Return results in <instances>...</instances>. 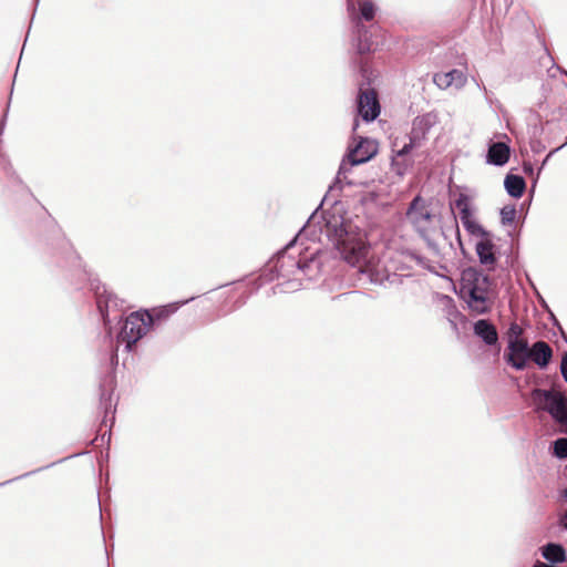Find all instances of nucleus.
I'll use <instances>...</instances> for the list:
<instances>
[{
    "instance_id": "obj_1",
    "label": "nucleus",
    "mask_w": 567,
    "mask_h": 567,
    "mask_svg": "<svg viewBox=\"0 0 567 567\" xmlns=\"http://www.w3.org/2000/svg\"><path fill=\"white\" fill-rule=\"evenodd\" d=\"M318 226H322L323 216ZM316 221L315 214L309 218L303 229L299 231L293 240L286 245V247L277 254V256L269 261L264 276L267 280H277V288L280 292H293L301 288L305 278L311 280L317 277L320 270V261L317 258L318 249L309 252V248H301L298 241L303 237L310 236L311 240L322 243L326 235L321 234L320 228L310 229Z\"/></svg>"
},
{
    "instance_id": "obj_2",
    "label": "nucleus",
    "mask_w": 567,
    "mask_h": 567,
    "mask_svg": "<svg viewBox=\"0 0 567 567\" xmlns=\"http://www.w3.org/2000/svg\"><path fill=\"white\" fill-rule=\"evenodd\" d=\"M320 231L326 235L327 243L332 244L349 265L358 267V271L367 276L371 284L384 285L392 281V277H396L370 255L364 234L353 229L341 215L327 213Z\"/></svg>"
},
{
    "instance_id": "obj_3",
    "label": "nucleus",
    "mask_w": 567,
    "mask_h": 567,
    "mask_svg": "<svg viewBox=\"0 0 567 567\" xmlns=\"http://www.w3.org/2000/svg\"><path fill=\"white\" fill-rule=\"evenodd\" d=\"M458 296L476 315L489 312L494 303L489 277L472 267L462 271Z\"/></svg>"
},
{
    "instance_id": "obj_4",
    "label": "nucleus",
    "mask_w": 567,
    "mask_h": 567,
    "mask_svg": "<svg viewBox=\"0 0 567 567\" xmlns=\"http://www.w3.org/2000/svg\"><path fill=\"white\" fill-rule=\"evenodd\" d=\"M377 8L371 0H358V10L353 0H347V12L353 24L352 45L359 54L375 50L379 44L373 40L381 31L378 24L365 25L363 21L370 22L374 19Z\"/></svg>"
},
{
    "instance_id": "obj_5",
    "label": "nucleus",
    "mask_w": 567,
    "mask_h": 567,
    "mask_svg": "<svg viewBox=\"0 0 567 567\" xmlns=\"http://www.w3.org/2000/svg\"><path fill=\"white\" fill-rule=\"evenodd\" d=\"M406 218L426 241L429 249L434 255L440 256L441 250L435 239L437 236H444V231L440 227V218L432 213L430 206L421 196L414 197L410 203Z\"/></svg>"
},
{
    "instance_id": "obj_6",
    "label": "nucleus",
    "mask_w": 567,
    "mask_h": 567,
    "mask_svg": "<svg viewBox=\"0 0 567 567\" xmlns=\"http://www.w3.org/2000/svg\"><path fill=\"white\" fill-rule=\"evenodd\" d=\"M532 398L537 410L547 412L559 426V432L567 434V398L559 391L535 389Z\"/></svg>"
},
{
    "instance_id": "obj_7",
    "label": "nucleus",
    "mask_w": 567,
    "mask_h": 567,
    "mask_svg": "<svg viewBox=\"0 0 567 567\" xmlns=\"http://www.w3.org/2000/svg\"><path fill=\"white\" fill-rule=\"evenodd\" d=\"M154 324L152 312L136 311L126 317L120 333L117 334V342L123 343L125 350L130 352L132 347L141 340Z\"/></svg>"
},
{
    "instance_id": "obj_8",
    "label": "nucleus",
    "mask_w": 567,
    "mask_h": 567,
    "mask_svg": "<svg viewBox=\"0 0 567 567\" xmlns=\"http://www.w3.org/2000/svg\"><path fill=\"white\" fill-rule=\"evenodd\" d=\"M378 153V144L375 141L361 137L358 144L354 147H350L347 154V157L341 162L336 183L331 187V189L336 186L341 188L343 181L347 184H352L350 181H347V173L354 165L363 164L370 161Z\"/></svg>"
},
{
    "instance_id": "obj_9",
    "label": "nucleus",
    "mask_w": 567,
    "mask_h": 567,
    "mask_svg": "<svg viewBox=\"0 0 567 567\" xmlns=\"http://www.w3.org/2000/svg\"><path fill=\"white\" fill-rule=\"evenodd\" d=\"M439 122V116L435 112H429L423 115H419L413 120L411 133L409 135V143L404 144L400 150L395 152L396 157L406 156L412 148L421 145L422 141L425 140L426 134L435 126Z\"/></svg>"
},
{
    "instance_id": "obj_10",
    "label": "nucleus",
    "mask_w": 567,
    "mask_h": 567,
    "mask_svg": "<svg viewBox=\"0 0 567 567\" xmlns=\"http://www.w3.org/2000/svg\"><path fill=\"white\" fill-rule=\"evenodd\" d=\"M96 297V305L104 323L110 322L109 316L112 309L122 307L123 300H120L113 292L109 291L104 285L92 284Z\"/></svg>"
},
{
    "instance_id": "obj_11",
    "label": "nucleus",
    "mask_w": 567,
    "mask_h": 567,
    "mask_svg": "<svg viewBox=\"0 0 567 567\" xmlns=\"http://www.w3.org/2000/svg\"><path fill=\"white\" fill-rule=\"evenodd\" d=\"M358 114L365 121L372 122L380 114V104L377 93L371 89H360L358 95Z\"/></svg>"
},
{
    "instance_id": "obj_12",
    "label": "nucleus",
    "mask_w": 567,
    "mask_h": 567,
    "mask_svg": "<svg viewBox=\"0 0 567 567\" xmlns=\"http://www.w3.org/2000/svg\"><path fill=\"white\" fill-rule=\"evenodd\" d=\"M507 363L514 369L520 371L526 368L529 360L530 348L526 340L508 341Z\"/></svg>"
},
{
    "instance_id": "obj_13",
    "label": "nucleus",
    "mask_w": 567,
    "mask_h": 567,
    "mask_svg": "<svg viewBox=\"0 0 567 567\" xmlns=\"http://www.w3.org/2000/svg\"><path fill=\"white\" fill-rule=\"evenodd\" d=\"M494 248L495 246L493 244L491 234L478 239V241L475 245V250L480 259V262L483 266L487 267V269L489 270L494 268V265L496 262Z\"/></svg>"
},
{
    "instance_id": "obj_14",
    "label": "nucleus",
    "mask_w": 567,
    "mask_h": 567,
    "mask_svg": "<svg viewBox=\"0 0 567 567\" xmlns=\"http://www.w3.org/2000/svg\"><path fill=\"white\" fill-rule=\"evenodd\" d=\"M433 81L442 90L449 89L452 85L461 89L466 84L467 78L463 71L453 69L445 73H436Z\"/></svg>"
},
{
    "instance_id": "obj_15",
    "label": "nucleus",
    "mask_w": 567,
    "mask_h": 567,
    "mask_svg": "<svg viewBox=\"0 0 567 567\" xmlns=\"http://www.w3.org/2000/svg\"><path fill=\"white\" fill-rule=\"evenodd\" d=\"M553 357V350L549 344L545 341H536L532 348L529 353V359L534 361L540 369H544L548 365Z\"/></svg>"
},
{
    "instance_id": "obj_16",
    "label": "nucleus",
    "mask_w": 567,
    "mask_h": 567,
    "mask_svg": "<svg viewBox=\"0 0 567 567\" xmlns=\"http://www.w3.org/2000/svg\"><path fill=\"white\" fill-rule=\"evenodd\" d=\"M475 336L484 341L487 346H494L498 341V334L495 326L488 320L481 319L473 327Z\"/></svg>"
},
{
    "instance_id": "obj_17",
    "label": "nucleus",
    "mask_w": 567,
    "mask_h": 567,
    "mask_svg": "<svg viewBox=\"0 0 567 567\" xmlns=\"http://www.w3.org/2000/svg\"><path fill=\"white\" fill-rule=\"evenodd\" d=\"M509 159V147L503 142H496L489 145L487 152L488 164H493L495 166H503Z\"/></svg>"
},
{
    "instance_id": "obj_18",
    "label": "nucleus",
    "mask_w": 567,
    "mask_h": 567,
    "mask_svg": "<svg viewBox=\"0 0 567 567\" xmlns=\"http://www.w3.org/2000/svg\"><path fill=\"white\" fill-rule=\"evenodd\" d=\"M504 187L509 196L519 198L524 194L526 183L522 176L508 174L505 177Z\"/></svg>"
},
{
    "instance_id": "obj_19",
    "label": "nucleus",
    "mask_w": 567,
    "mask_h": 567,
    "mask_svg": "<svg viewBox=\"0 0 567 567\" xmlns=\"http://www.w3.org/2000/svg\"><path fill=\"white\" fill-rule=\"evenodd\" d=\"M454 206L458 210V217L462 224L475 218L471 198L466 194L461 193L455 199Z\"/></svg>"
},
{
    "instance_id": "obj_20",
    "label": "nucleus",
    "mask_w": 567,
    "mask_h": 567,
    "mask_svg": "<svg viewBox=\"0 0 567 567\" xmlns=\"http://www.w3.org/2000/svg\"><path fill=\"white\" fill-rule=\"evenodd\" d=\"M543 557L551 563L558 564L566 560V551L560 544L549 543L542 549Z\"/></svg>"
},
{
    "instance_id": "obj_21",
    "label": "nucleus",
    "mask_w": 567,
    "mask_h": 567,
    "mask_svg": "<svg viewBox=\"0 0 567 567\" xmlns=\"http://www.w3.org/2000/svg\"><path fill=\"white\" fill-rule=\"evenodd\" d=\"M463 227L466 229L468 234L472 236H475L477 238H483L487 236L489 233L485 230L477 221L476 219H471L462 224Z\"/></svg>"
},
{
    "instance_id": "obj_22",
    "label": "nucleus",
    "mask_w": 567,
    "mask_h": 567,
    "mask_svg": "<svg viewBox=\"0 0 567 567\" xmlns=\"http://www.w3.org/2000/svg\"><path fill=\"white\" fill-rule=\"evenodd\" d=\"M401 258L404 260V261H408V262H415L416 265L423 267V268H426V269H430L432 270L431 266L427 264V260L417 255L416 252L414 251H410V250H406V251H402L400 254Z\"/></svg>"
},
{
    "instance_id": "obj_23",
    "label": "nucleus",
    "mask_w": 567,
    "mask_h": 567,
    "mask_svg": "<svg viewBox=\"0 0 567 567\" xmlns=\"http://www.w3.org/2000/svg\"><path fill=\"white\" fill-rule=\"evenodd\" d=\"M553 455L564 460L567 457V439L560 437L553 443Z\"/></svg>"
},
{
    "instance_id": "obj_24",
    "label": "nucleus",
    "mask_w": 567,
    "mask_h": 567,
    "mask_svg": "<svg viewBox=\"0 0 567 567\" xmlns=\"http://www.w3.org/2000/svg\"><path fill=\"white\" fill-rule=\"evenodd\" d=\"M516 218L515 205H507L501 209V220L503 225H511Z\"/></svg>"
},
{
    "instance_id": "obj_25",
    "label": "nucleus",
    "mask_w": 567,
    "mask_h": 567,
    "mask_svg": "<svg viewBox=\"0 0 567 567\" xmlns=\"http://www.w3.org/2000/svg\"><path fill=\"white\" fill-rule=\"evenodd\" d=\"M508 341L523 340L520 337L523 334V329L516 322H513L507 331Z\"/></svg>"
},
{
    "instance_id": "obj_26",
    "label": "nucleus",
    "mask_w": 567,
    "mask_h": 567,
    "mask_svg": "<svg viewBox=\"0 0 567 567\" xmlns=\"http://www.w3.org/2000/svg\"><path fill=\"white\" fill-rule=\"evenodd\" d=\"M101 408L105 411V414L112 409V393L105 390H102L100 396Z\"/></svg>"
},
{
    "instance_id": "obj_27",
    "label": "nucleus",
    "mask_w": 567,
    "mask_h": 567,
    "mask_svg": "<svg viewBox=\"0 0 567 567\" xmlns=\"http://www.w3.org/2000/svg\"><path fill=\"white\" fill-rule=\"evenodd\" d=\"M174 311H175V308H171V307H164V308H161V309H155L154 312L152 313V316L154 318V323L156 321H161V320L166 319Z\"/></svg>"
},
{
    "instance_id": "obj_28",
    "label": "nucleus",
    "mask_w": 567,
    "mask_h": 567,
    "mask_svg": "<svg viewBox=\"0 0 567 567\" xmlns=\"http://www.w3.org/2000/svg\"><path fill=\"white\" fill-rule=\"evenodd\" d=\"M560 372H561V375H563L565 382L567 383V353H565L561 359Z\"/></svg>"
},
{
    "instance_id": "obj_29",
    "label": "nucleus",
    "mask_w": 567,
    "mask_h": 567,
    "mask_svg": "<svg viewBox=\"0 0 567 567\" xmlns=\"http://www.w3.org/2000/svg\"><path fill=\"white\" fill-rule=\"evenodd\" d=\"M558 525L563 529L567 530V511L559 516Z\"/></svg>"
},
{
    "instance_id": "obj_30",
    "label": "nucleus",
    "mask_w": 567,
    "mask_h": 567,
    "mask_svg": "<svg viewBox=\"0 0 567 567\" xmlns=\"http://www.w3.org/2000/svg\"><path fill=\"white\" fill-rule=\"evenodd\" d=\"M6 120H7V114L3 115V117L0 122V134L2 133V131L4 128Z\"/></svg>"
},
{
    "instance_id": "obj_31",
    "label": "nucleus",
    "mask_w": 567,
    "mask_h": 567,
    "mask_svg": "<svg viewBox=\"0 0 567 567\" xmlns=\"http://www.w3.org/2000/svg\"><path fill=\"white\" fill-rule=\"evenodd\" d=\"M449 315H450V316H452V315H458V312H457L456 308H455L453 305H451V309H450V311H449Z\"/></svg>"
},
{
    "instance_id": "obj_32",
    "label": "nucleus",
    "mask_w": 567,
    "mask_h": 567,
    "mask_svg": "<svg viewBox=\"0 0 567 567\" xmlns=\"http://www.w3.org/2000/svg\"><path fill=\"white\" fill-rule=\"evenodd\" d=\"M444 299H446V301H447L449 303H452V302H453L452 298H450V297H447V296H444Z\"/></svg>"
},
{
    "instance_id": "obj_33",
    "label": "nucleus",
    "mask_w": 567,
    "mask_h": 567,
    "mask_svg": "<svg viewBox=\"0 0 567 567\" xmlns=\"http://www.w3.org/2000/svg\"><path fill=\"white\" fill-rule=\"evenodd\" d=\"M455 231H456L457 238L460 239V230H458V227H457V226H456Z\"/></svg>"
},
{
    "instance_id": "obj_34",
    "label": "nucleus",
    "mask_w": 567,
    "mask_h": 567,
    "mask_svg": "<svg viewBox=\"0 0 567 567\" xmlns=\"http://www.w3.org/2000/svg\"><path fill=\"white\" fill-rule=\"evenodd\" d=\"M551 154H553V152L548 153V155H547V157H546V158H548L549 156H551ZM546 161H547V159H545V161H544L543 165H545Z\"/></svg>"
},
{
    "instance_id": "obj_35",
    "label": "nucleus",
    "mask_w": 567,
    "mask_h": 567,
    "mask_svg": "<svg viewBox=\"0 0 567 567\" xmlns=\"http://www.w3.org/2000/svg\"><path fill=\"white\" fill-rule=\"evenodd\" d=\"M392 159H393L392 166H399V163L394 162V157Z\"/></svg>"
},
{
    "instance_id": "obj_36",
    "label": "nucleus",
    "mask_w": 567,
    "mask_h": 567,
    "mask_svg": "<svg viewBox=\"0 0 567 567\" xmlns=\"http://www.w3.org/2000/svg\"><path fill=\"white\" fill-rule=\"evenodd\" d=\"M361 71L363 73V76H365V69L363 66L361 68Z\"/></svg>"
},
{
    "instance_id": "obj_37",
    "label": "nucleus",
    "mask_w": 567,
    "mask_h": 567,
    "mask_svg": "<svg viewBox=\"0 0 567 567\" xmlns=\"http://www.w3.org/2000/svg\"><path fill=\"white\" fill-rule=\"evenodd\" d=\"M359 126V123L355 122L354 126H353V130H355L357 127Z\"/></svg>"
},
{
    "instance_id": "obj_38",
    "label": "nucleus",
    "mask_w": 567,
    "mask_h": 567,
    "mask_svg": "<svg viewBox=\"0 0 567 567\" xmlns=\"http://www.w3.org/2000/svg\"><path fill=\"white\" fill-rule=\"evenodd\" d=\"M396 172H398L399 174H402V171H401V168H399V167L396 168Z\"/></svg>"
}]
</instances>
